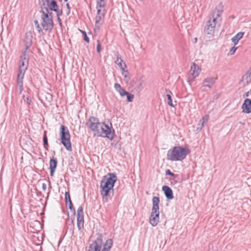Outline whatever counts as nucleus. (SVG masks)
I'll return each mask as SVG.
<instances>
[{
  "instance_id": "aec40b11",
  "label": "nucleus",
  "mask_w": 251,
  "mask_h": 251,
  "mask_svg": "<svg viewBox=\"0 0 251 251\" xmlns=\"http://www.w3.org/2000/svg\"><path fill=\"white\" fill-rule=\"evenodd\" d=\"M241 81L244 82L245 85H247L251 82V72L249 70L243 75Z\"/></svg>"
},
{
  "instance_id": "393cba45",
  "label": "nucleus",
  "mask_w": 251,
  "mask_h": 251,
  "mask_svg": "<svg viewBox=\"0 0 251 251\" xmlns=\"http://www.w3.org/2000/svg\"><path fill=\"white\" fill-rule=\"evenodd\" d=\"M165 91L166 93H168V94L166 95V97L167 98V99H168V104L173 107H174L175 106V105H174L173 103V100H172V96L171 95V94H172V92H171V91H170L169 90L167 89H165Z\"/></svg>"
},
{
  "instance_id": "2eb2a0df",
  "label": "nucleus",
  "mask_w": 251,
  "mask_h": 251,
  "mask_svg": "<svg viewBox=\"0 0 251 251\" xmlns=\"http://www.w3.org/2000/svg\"><path fill=\"white\" fill-rule=\"evenodd\" d=\"M28 62L29 59L25 57L24 58H20L18 71L25 72L28 66Z\"/></svg>"
},
{
  "instance_id": "39448f33",
  "label": "nucleus",
  "mask_w": 251,
  "mask_h": 251,
  "mask_svg": "<svg viewBox=\"0 0 251 251\" xmlns=\"http://www.w3.org/2000/svg\"><path fill=\"white\" fill-rule=\"evenodd\" d=\"M60 136L61 143L65 147L67 150L71 151L72 150L70 141V134L68 128L65 126H60Z\"/></svg>"
},
{
  "instance_id": "a19ab883",
  "label": "nucleus",
  "mask_w": 251,
  "mask_h": 251,
  "mask_svg": "<svg viewBox=\"0 0 251 251\" xmlns=\"http://www.w3.org/2000/svg\"><path fill=\"white\" fill-rule=\"evenodd\" d=\"M100 8H97V15H100L105 14L104 12H102L101 10L100 9Z\"/></svg>"
},
{
  "instance_id": "ea45409f",
  "label": "nucleus",
  "mask_w": 251,
  "mask_h": 251,
  "mask_svg": "<svg viewBox=\"0 0 251 251\" xmlns=\"http://www.w3.org/2000/svg\"><path fill=\"white\" fill-rule=\"evenodd\" d=\"M166 175H169L174 177L176 176V175L172 173L170 170H167L166 171Z\"/></svg>"
},
{
  "instance_id": "c756f323",
  "label": "nucleus",
  "mask_w": 251,
  "mask_h": 251,
  "mask_svg": "<svg viewBox=\"0 0 251 251\" xmlns=\"http://www.w3.org/2000/svg\"><path fill=\"white\" fill-rule=\"evenodd\" d=\"M122 71H123L122 75L124 76L125 80L126 82H128L130 79V77L129 76V73H128V71L125 70V69H124V70H122Z\"/></svg>"
},
{
  "instance_id": "a211bd4d",
  "label": "nucleus",
  "mask_w": 251,
  "mask_h": 251,
  "mask_svg": "<svg viewBox=\"0 0 251 251\" xmlns=\"http://www.w3.org/2000/svg\"><path fill=\"white\" fill-rule=\"evenodd\" d=\"M57 165V160L53 157L50 159V176H54L55 169Z\"/></svg>"
},
{
  "instance_id": "e433bc0d",
  "label": "nucleus",
  "mask_w": 251,
  "mask_h": 251,
  "mask_svg": "<svg viewBox=\"0 0 251 251\" xmlns=\"http://www.w3.org/2000/svg\"><path fill=\"white\" fill-rule=\"evenodd\" d=\"M68 204H69V209L71 211H72L74 213V214H75V209L73 207V205L72 201H70V202L68 203Z\"/></svg>"
},
{
  "instance_id": "a878e982",
  "label": "nucleus",
  "mask_w": 251,
  "mask_h": 251,
  "mask_svg": "<svg viewBox=\"0 0 251 251\" xmlns=\"http://www.w3.org/2000/svg\"><path fill=\"white\" fill-rule=\"evenodd\" d=\"M116 55L117 56V59L115 61V63L120 68V69L122 70H124V67H123V64H122V62L123 61L121 58V56L119 54V53L118 52H117Z\"/></svg>"
},
{
  "instance_id": "4c0bfd02",
  "label": "nucleus",
  "mask_w": 251,
  "mask_h": 251,
  "mask_svg": "<svg viewBox=\"0 0 251 251\" xmlns=\"http://www.w3.org/2000/svg\"><path fill=\"white\" fill-rule=\"evenodd\" d=\"M237 48L235 47V46L232 47L229 50L228 55L229 54H230V55L233 54L234 53V52H235L236 50H237Z\"/></svg>"
},
{
  "instance_id": "f03ea898",
  "label": "nucleus",
  "mask_w": 251,
  "mask_h": 251,
  "mask_svg": "<svg viewBox=\"0 0 251 251\" xmlns=\"http://www.w3.org/2000/svg\"><path fill=\"white\" fill-rule=\"evenodd\" d=\"M222 5L219 4L215 10H213L209 17L204 28V33L207 38H210L214 36L215 28L217 23L221 21L220 16L223 12Z\"/></svg>"
},
{
  "instance_id": "dca6fc26",
  "label": "nucleus",
  "mask_w": 251,
  "mask_h": 251,
  "mask_svg": "<svg viewBox=\"0 0 251 251\" xmlns=\"http://www.w3.org/2000/svg\"><path fill=\"white\" fill-rule=\"evenodd\" d=\"M159 212L154 213L151 212L150 223L153 226H156L159 222Z\"/></svg>"
},
{
  "instance_id": "1a4fd4ad",
  "label": "nucleus",
  "mask_w": 251,
  "mask_h": 251,
  "mask_svg": "<svg viewBox=\"0 0 251 251\" xmlns=\"http://www.w3.org/2000/svg\"><path fill=\"white\" fill-rule=\"evenodd\" d=\"M201 69L195 63H193L190 71V75L188 78V82L190 84L194 81L196 77L199 76Z\"/></svg>"
},
{
  "instance_id": "423d86ee",
  "label": "nucleus",
  "mask_w": 251,
  "mask_h": 251,
  "mask_svg": "<svg viewBox=\"0 0 251 251\" xmlns=\"http://www.w3.org/2000/svg\"><path fill=\"white\" fill-rule=\"evenodd\" d=\"M42 1L43 4L41 5V9H45L46 11H48V10L54 11L57 17H60L62 15V10L58 8L57 2L55 0H43Z\"/></svg>"
},
{
  "instance_id": "4be33fe9",
  "label": "nucleus",
  "mask_w": 251,
  "mask_h": 251,
  "mask_svg": "<svg viewBox=\"0 0 251 251\" xmlns=\"http://www.w3.org/2000/svg\"><path fill=\"white\" fill-rule=\"evenodd\" d=\"M209 116L205 115L202 119H201L198 124L197 129L201 130L204 126V124L207 123L208 120Z\"/></svg>"
},
{
  "instance_id": "b1692460",
  "label": "nucleus",
  "mask_w": 251,
  "mask_h": 251,
  "mask_svg": "<svg viewBox=\"0 0 251 251\" xmlns=\"http://www.w3.org/2000/svg\"><path fill=\"white\" fill-rule=\"evenodd\" d=\"M244 34V32H240L232 38L231 41L232 42H233L234 45H236L238 44L239 41L243 37Z\"/></svg>"
},
{
  "instance_id": "c03bdc74",
  "label": "nucleus",
  "mask_w": 251,
  "mask_h": 251,
  "mask_svg": "<svg viewBox=\"0 0 251 251\" xmlns=\"http://www.w3.org/2000/svg\"><path fill=\"white\" fill-rule=\"evenodd\" d=\"M66 7H67V9L69 10V11H70V5L69 3L66 4Z\"/></svg>"
},
{
  "instance_id": "49530a36",
  "label": "nucleus",
  "mask_w": 251,
  "mask_h": 251,
  "mask_svg": "<svg viewBox=\"0 0 251 251\" xmlns=\"http://www.w3.org/2000/svg\"><path fill=\"white\" fill-rule=\"evenodd\" d=\"M194 41H195V43H196L197 41V38H194Z\"/></svg>"
},
{
  "instance_id": "de8ad7c7",
  "label": "nucleus",
  "mask_w": 251,
  "mask_h": 251,
  "mask_svg": "<svg viewBox=\"0 0 251 251\" xmlns=\"http://www.w3.org/2000/svg\"><path fill=\"white\" fill-rule=\"evenodd\" d=\"M57 18H58L57 19H58V21H61V19L60 18V17H57Z\"/></svg>"
},
{
  "instance_id": "6e6552de",
  "label": "nucleus",
  "mask_w": 251,
  "mask_h": 251,
  "mask_svg": "<svg viewBox=\"0 0 251 251\" xmlns=\"http://www.w3.org/2000/svg\"><path fill=\"white\" fill-rule=\"evenodd\" d=\"M41 25L46 31H51L53 28L54 23L53 20L48 18V16L41 15Z\"/></svg>"
},
{
  "instance_id": "cd10ccee",
  "label": "nucleus",
  "mask_w": 251,
  "mask_h": 251,
  "mask_svg": "<svg viewBox=\"0 0 251 251\" xmlns=\"http://www.w3.org/2000/svg\"><path fill=\"white\" fill-rule=\"evenodd\" d=\"M50 10H48V11H46L45 9H41L40 13H42V15H46L48 16V18L53 20V16L52 13L51 12H50Z\"/></svg>"
},
{
  "instance_id": "5701e85b",
  "label": "nucleus",
  "mask_w": 251,
  "mask_h": 251,
  "mask_svg": "<svg viewBox=\"0 0 251 251\" xmlns=\"http://www.w3.org/2000/svg\"><path fill=\"white\" fill-rule=\"evenodd\" d=\"M114 88L115 90L119 93L120 95L122 97L126 96L127 93V91L121 87V85L119 83H115L114 84Z\"/></svg>"
},
{
  "instance_id": "0eeeda50",
  "label": "nucleus",
  "mask_w": 251,
  "mask_h": 251,
  "mask_svg": "<svg viewBox=\"0 0 251 251\" xmlns=\"http://www.w3.org/2000/svg\"><path fill=\"white\" fill-rule=\"evenodd\" d=\"M95 236V239L89 245L88 251H99L103 248V235L99 233Z\"/></svg>"
},
{
  "instance_id": "864d4df0",
  "label": "nucleus",
  "mask_w": 251,
  "mask_h": 251,
  "mask_svg": "<svg viewBox=\"0 0 251 251\" xmlns=\"http://www.w3.org/2000/svg\"><path fill=\"white\" fill-rule=\"evenodd\" d=\"M60 1H62V0H59Z\"/></svg>"
},
{
  "instance_id": "79ce46f5",
  "label": "nucleus",
  "mask_w": 251,
  "mask_h": 251,
  "mask_svg": "<svg viewBox=\"0 0 251 251\" xmlns=\"http://www.w3.org/2000/svg\"><path fill=\"white\" fill-rule=\"evenodd\" d=\"M42 190L43 191H45L46 190V189H47V185H46V184L45 183H43L42 184Z\"/></svg>"
},
{
  "instance_id": "a18cd8bd",
  "label": "nucleus",
  "mask_w": 251,
  "mask_h": 251,
  "mask_svg": "<svg viewBox=\"0 0 251 251\" xmlns=\"http://www.w3.org/2000/svg\"><path fill=\"white\" fill-rule=\"evenodd\" d=\"M245 95L246 97H248L249 95V92H247L245 93Z\"/></svg>"
},
{
  "instance_id": "8fccbe9b",
  "label": "nucleus",
  "mask_w": 251,
  "mask_h": 251,
  "mask_svg": "<svg viewBox=\"0 0 251 251\" xmlns=\"http://www.w3.org/2000/svg\"><path fill=\"white\" fill-rule=\"evenodd\" d=\"M249 71L251 72V68L249 69Z\"/></svg>"
},
{
  "instance_id": "f257e3e1",
  "label": "nucleus",
  "mask_w": 251,
  "mask_h": 251,
  "mask_svg": "<svg viewBox=\"0 0 251 251\" xmlns=\"http://www.w3.org/2000/svg\"><path fill=\"white\" fill-rule=\"evenodd\" d=\"M86 125L98 137H106L112 140L114 137V131H111L109 126L103 122H100L98 118L91 116Z\"/></svg>"
},
{
  "instance_id": "72a5a7b5",
  "label": "nucleus",
  "mask_w": 251,
  "mask_h": 251,
  "mask_svg": "<svg viewBox=\"0 0 251 251\" xmlns=\"http://www.w3.org/2000/svg\"><path fill=\"white\" fill-rule=\"evenodd\" d=\"M126 96L127 101L131 102L133 101L134 99V95L133 94H130L128 92H127Z\"/></svg>"
},
{
  "instance_id": "7ed1b4c3",
  "label": "nucleus",
  "mask_w": 251,
  "mask_h": 251,
  "mask_svg": "<svg viewBox=\"0 0 251 251\" xmlns=\"http://www.w3.org/2000/svg\"><path fill=\"white\" fill-rule=\"evenodd\" d=\"M117 180V176L113 173H108L103 176L100 185V192L103 200L107 201L110 193L113 194V187Z\"/></svg>"
},
{
  "instance_id": "6ab92c4d",
  "label": "nucleus",
  "mask_w": 251,
  "mask_h": 251,
  "mask_svg": "<svg viewBox=\"0 0 251 251\" xmlns=\"http://www.w3.org/2000/svg\"><path fill=\"white\" fill-rule=\"evenodd\" d=\"M160 201L159 198L158 197H153L152 198V207L151 212L156 213L159 211V203Z\"/></svg>"
},
{
  "instance_id": "09e8293b",
  "label": "nucleus",
  "mask_w": 251,
  "mask_h": 251,
  "mask_svg": "<svg viewBox=\"0 0 251 251\" xmlns=\"http://www.w3.org/2000/svg\"><path fill=\"white\" fill-rule=\"evenodd\" d=\"M124 65L125 68H126V65L125 63H124Z\"/></svg>"
},
{
  "instance_id": "9d476101",
  "label": "nucleus",
  "mask_w": 251,
  "mask_h": 251,
  "mask_svg": "<svg viewBox=\"0 0 251 251\" xmlns=\"http://www.w3.org/2000/svg\"><path fill=\"white\" fill-rule=\"evenodd\" d=\"M77 226L79 230L84 227L83 208L82 206H79L77 210Z\"/></svg>"
},
{
  "instance_id": "9b49d317",
  "label": "nucleus",
  "mask_w": 251,
  "mask_h": 251,
  "mask_svg": "<svg viewBox=\"0 0 251 251\" xmlns=\"http://www.w3.org/2000/svg\"><path fill=\"white\" fill-rule=\"evenodd\" d=\"M216 78L214 77H207L204 79L202 83V87L203 88V91H207V88L211 89L216 81Z\"/></svg>"
},
{
  "instance_id": "f8f14e48",
  "label": "nucleus",
  "mask_w": 251,
  "mask_h": 251,
  "mask_svg": "<svg viewBox=\"0 0 251 251\" xmlns=\"http://www.w3.org/2000/svg\"><path fill=\"white\" fill-rule=\"evenodd\" d=\"M32 33L30 31H27L25 33V39L24 40L25 47H26V50H28L31 46L32 42Z\"/></svg>"
},
{
  "instance_id": "bb28decb",
  "label": "nucleus",
  "mask_w": 251,
  "mask_h": 251,
  "mask_svg": "<svg viewBox=\"0 0 251 251\" xmlns=\"http://www.w3.org/2000/svg\"><path fill=\"white\" fill-rule=\"evenodd\" d=\"M107 0H96V8H104L106 5Z\"/></svg>"
},
{
  "instance_id": "c9c22d12",
  "label": "nucleus",
  "mask_w": 251,
  "mask_h": 251,
  "mask_svg": "<svg viewBox=\"0 0 251 251\" xmlns=\"http://www.w3.org/2000/svg\"><path fill=\"white\" fill-rule=\"evenodd\" d=\"M34 24H35V25L36 26V27L38 31L39 32H41L42 31V29L41 27V26H40V25H39V24L38 23V21L37 20H34Z\"/></svg>"
},
{
  "instance_id": "7c9ffc66",
  "label": "nucleus",
  "mask_w": 251,
  "mask_h": 251,
  "mask_svg": "<svg viewBox=\"0 0 251 251\" xmlns=\"http://www.w3.org/2000/svg\"><path fill=\"white\" fill-rule=\"evenodd\" d=\"M28 50H26V47H25L24 50L22 51V55L20 56V58H26L27 59H29L28 52Z\"/></svg>"
},
{
  "instance_id": "f704fd0d",
  "label": "nucleus",
  "mask_w": 251,
  "mask_h": 251,
  "mask_svg": "<svg viewBox=\"0 0 251 251\" xmlns=\"http://www.w3.org/2000/svg\"><path fill=\"white\" fill-rule=\"evenodd\" d=\"M80 31L82 33V34H83V36H84V40H85V41H86L87 43H89V38L88 37L87 34H86V33L85 31H83V30H80Z\"/></svg>"
},
{
  "instance_id": "412c9836",
  "label": "nucleus",
  "mask_w": 251,
  "mask_h": 251,
  "mask_svg": "<svg viewBox=\"0 0 251 251\" xmlns=\"http://www.w3.org/2000/svg\"><path fill=\"white\" fill-rule=\"evenodd\" d=\"M105 14L100 15H96L95 17V26L98 30L100 26L102 25V22L101 20L104 19Z\"/></svg>"
},
{
  "instance_id": "20e7f679",
  "label": "nucleus",
  "mask_w": 251,
  "mask_h": 251,
  "mask_svg": "<svg viewBox=\"0 0 251 251\" xmlns=\"http://www.w3.org/2000/svg\"><path fill=\"white\" fill-rule=\"evenodd\" d=\"M190 153L188 149L180 146H175L167 152V159L172 161H182Z\"/></svg>"
},
{
  "instance_id": "2f4dec72",
  "label": "nucleus",
  "mask_w": 251,
  "mask_h": 251,
  "mask_svg": "<svg viewBox=\"0 0 251 251\" xmlns=\"http://www.w3.org/2000/svg\"><path fill=\"white\" fill-rule=\"evenodd\" d=\"M65 202L66 205L68 204V203L70 202L71 201L70 195L69 192H66L65 194Z\"/></svg>"
},
{
  "instance_id": "473e14b6",
  "label": "nucleus",
  "mask_w": 251,
  "mask_h": 251,
  "mask_svg": "<svg viewBox=\"0 0 251 251\" xmlns=\"http://www.w3.org/2000/svg\"><path fill=\"white\" fill-rule=\"evenodd\" d=\"M24 101L26 102L28 105H30L31 103V99L28 96H23Z\"/></svg>"
},
{
  "instance_id": "ddd939ff",
  "label": "nucleus",
  "mask_w": 251,
  "mask_h": 251,
  "mask_svg": "<svg viewBox=\"0 0 251 251\" xmlns=\"http://www.w3.org/2000/svg\"><path fill=\"white\" fill-rule=\"evenodd\" d=\"M25 72L18 71V74L17 77V84L19 87L20 94H21L24 89L23 87V79Z\"/></svg>"
},
{
  "instance_id": "4468645a",
  "label": "nucleus",
  "mask_w": 251,
  "mask_h": 251,
  "mask_svg": "<svg viewBox=\"0 0 251 251\" xmlns=\"http://www.w3.org/2000/svg\"><path fill=\"white\" fill-rule=\"evenodd\" d=\"M242 112L249 114L251 113V100L246 99L242 105Z\"/></svg>"
},
{
  "instance_id": "58836bf2",
  "label": "nucleus",
  "mask_w": 251,
  "mask_h": 251,
  "mask_svg": "<svg viewBox=\"0 0 251 251\" xmlns=\"http://www.w3.org/2000/svg\"><path fill=\"white\" fill-rule=\"evenodd\" d=\"M97 50L98 52H100L101 51V44L99 40H97Z\"/></svg>"
},
{
  "instance_id": "c85d7f7f",
  "label": "nucleus",
  "mask_w": 251,
  "mask_h": 251,
  "mask_svg": "<svg viewBox=\"0 0 251 251\" xmlns=\"http://www.w3.org/2000/svg\"><path fill=\"white\" fill-rule=\"evenodd\" d=\"M43 145L44 146V148L47 150H48V138L47 136V131H45L44 133V136H43Z\"/></svg>"
},
{
  "instance_id": "37998d69",
  "label": "nucleus",
  "mask_w": 251,
  "mask_h": 251,
  "mask_svg": "<svg viewBox=\"0 0 251 251\" xmlns=\"http://www.w3.org/2000/svg\"><path fill=\"white\" fill-rule=\"evenodd\" d=\"M137 88H138V89H139L140 90L142 89L143 86H142V83L141 82H140L138 86H137Z\"/></svg>"
},
{
  "instance_id": "603ef678",
  "label": "nucleus",
  "mask_w": 251,
  "mask_h": 251,
  "mask_svg": "<svg viewBox=\"0 0 251 251\" xmlns=\"http://www.w3.org/2000/svg\"><path fill=\"white\" fill-rule=\"evenodd\" d=\"M49 192L48 193V196H49ZM48 197H47L48 198Z\"/></svg>"
},
{
  "instance_id": "f3484780",
  "label": "nucleus",
  "mask_w": 251,
  "mask_h": 251,
  "mask_svg": "<svg viewBox=\"0 0 251 251\" xmlns=\"http://www.w3.org/2000/svg\"><path fill=\"white\" fill-rule=\"evenodd\" d=\"M162 189L168 200H172L174 198L173 192L170 187L165 185L162 187Z\"/></svg>"
},
{
  "instance_id": "3c124183",
  "label": "nucleus",
  "mask_w": 251,
  "mask_h": 251,
  "mask_svg": "<svg viewBox=\"0 0 251 251\" xmlns=\"http://www.w3.org/2000/svg\"><path fill=\"white\" fill-rule=\"evenodd\" d=\"M65 2L68 1V0H64Z\"/></svg>"
}]
</instances>
